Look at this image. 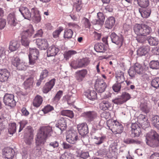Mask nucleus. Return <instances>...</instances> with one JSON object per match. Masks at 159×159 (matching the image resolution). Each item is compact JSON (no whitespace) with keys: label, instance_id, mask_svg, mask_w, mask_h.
Masks as SVG:
<instances>
[{"label":"nucleus","instance_id":"30","mask_svg":"<svg viewBox=\"0 0 159 159\" xmlns=\"http://www.w3.org/2000/svg\"><path fill=\"white\" fill-rule=\"evenodd\" d=\"M20 44L16 40H13L11 41L9 43V48L11 52L16 50L19 47Z\"/></svg>","mask_w":159,"mask_h":159},{"label":"nucleus","instance_id":"4","mask_svg":"<svg viewBox=\"0 0 159 159\" xmlns=\"http://www.w3.org/2000/svg\"><path fill=\"white\" fill-rule=\"evenodd\" d=\"M107 124L109 129L115 134H120L123 131L122 125L116 120H109Z\"/></svg>","mask_w":159,"mask_h":159},{"label":"nucleus","instance_id":"7","mask_svg":"<svg viewBox=\"0 0 159 159\" xmlns=\"http://www.w3.org/2000/svg\"><path fill=\"white\" fill-rule=\"evenodd\" d=\"M14 96L12 94H6L3 97V102L6 105L11 107H14L16 104V102L14 98Z\"/></svg>","mask_w":159,"mask_h":159},{"label":"nucleus","instance_id":"26","mask_svg":"<svg viewBox=\"0 0 159 159\" xmlns=\"http://www.w3.org/2000/svg\"><path fill=\"white\" fill-rule=\"evenodd\" d=\"M56 127L62 131L65 130L66 127V120L63 118H60L58 121L57 124L56 125Z\"/></svg>","mask_w":159,"mask_h":159},{"label":"nucleus","instance_id":"41","mask_svg":"<svg viewBox=\"0 0 159 159\" xmlns=\"http://www.w3.org/2000/svg\"><path fill=\"white\" fill-rule=\"evenodd\" d=\"M16 123H13L10 124L8 129V132L10 134H13L16 132Z\"/></svg>","mask_w":159,"mask_h":159},{"label":"nucleus","instance_id":"48","mask_svg":"<svg viewBox=\"0 0 159 159\" xmlns=\"http://www.w3.org/2000/svg\"><path fill=\"white\" fill-rule=\"evenodd\" d=\"M33 79L32 78H29L27 79L24 83L25 88L27 89L31 86L33 84Z\"/></svg>","mask_w":159,"mask_h":159},{"label":"nucleus","instance_id":"40","mask_svg":"<svg viewBox=\"0 0 159 159\" xmlns=\"http://www.w3.org/2000/svg\"><path fill=\"white\" fill-rule=\"evenodd\" d=\"M150 68L152 69L157 70L159 69V61L157 60H152L149 63Z\"/></svg>","mask_w":159,"mask_h":159},{"label":"nucleus","instance_id":"36","mask_svg":"<svg viewBox=\"0 0 159 159\" xmlns=\"http://www.w3.org/2000/svg\"><path fill=\"white\" fill-rule=\"evenodd\" d=\"M61 114L62 115L66 116L72 118L74 116L73 111L69 110H63L61 112Z\"/></svg>","mask_w":159,"mask_h":159},{"label":"nucleus","instance_id":"10","mask_svg":"<svg viewBox=\"0 0 159 159\" xmlns=\"http://www.w3.org/2000/svg\"><path fill=\"white\" fill-rule=\"evenodd\" d=\"M107 85L106 83L102 80H97L95 84V88L96 91L102 93L105 90Z\"/></svg>","mask_w":159,"mask_h":159},{"label":"nucleus","instance_id":"20","mask_svg":"<svg viewBox=\"0 0 159 159\" xmlns=\"http://www.w3.org/2000/svg\"><path fill=\"white\" fill-rule=\"evenodd\" d=\"M138 120L139 123L140 124L143 128H145L148 127L149 126L150 124L148 120L145 117L144 115L140 114Z\"/></svg>","mask_w":159,"mask_h":159},{"label":"nucleus","instance_id":"11","mask_svg":"<svg viewBox=\"0 0 159 159\" xmlns=\"http://www.w3.org/2000/svg\"><path fill=\"white\" fill-rule=\"evenodd\" d=\"M88 74V70L86 69L78 70L75 73V77L79 82L82 81Z\"/></svg>","mask_w":159,"mask_h":159},{"label":"nucleus","instance_id":"43","mask_svg":"<svg viewBox=\"0 0 159 159\" xmlns=\"http://www.w3.org/2000/svg\"><path fill=\"white\" fill-rule=\"evenodd\" d=\"M49 74V72L48 70L46 69L43 70L40 73L39 80L42 81L45 79L48 76Z\"/></svg>","mask_w":159,"mask_h":159},{"label":"nucleus","instance_id":"58","mask_svg":"<svg viewBox=\"0 0 159 159\" xmlns=\"http://www.w3.org/2000/svg\"><path fill=\"white\" fill-rule=\"evenodd\" d=\"M146 36L143 35L137 36L136 37V39L139 43H144L147 39Z\"/></svg>","mask_w":159,"mask_h":159},{"label":"nucleus","instance_id":"2","mask_svg":"<svg viewBox=\"0 0 159 159\" xmlns=\"http://www.w3.org/2000/svg\"><path fill=\"white\" fill-rule=\"evenodd\" d=\"M145 141L146 144L150 147L159 146V135L155 130H151L147 133Z\"/></svg>","mask_w":159,"mask_h":159},{"label":"nucleus","instance_id":"53","mask_svg":"<svg viewBox=\"0 0 159 159\" xmlns=\"http://www.w3.org/2000/svg\"><path fill=\"white\" fill-rule=\"evenodd\" d=\"M53 107L49 105H48L45 106L42 109V111H43L44 114H46L48 112L54 110Z\"/></svg>","mask_w":159,"mask_h":159},{"label":"nucleus","instance_id":"63","mask_svg":"<svg viewBox=\"0 0 159 159\" xmlns=\"http://www.w3.org/2000/svg\"><path fill=\"white\" fill-rule=\"evenodd\" d=\"M112 102L114 103L117 105L121 104L124 103V102L123 99L121 98V97L120 98H116L114 99L113 100Z\"/></svg>","mask_w":159,"mask_h":159},{"label":"nucleus","instance_id":"57","mask_svg":"<svg viewBox=\"0 0 159 159\" xmlns=\"http://www.w3.org/2000/svg\"><path fill=\"white\" fill-rule=\"evenodd\" d=\"M121 97L123 99L124 102L129 100L130 98V94L126 92L123 93L121 96Z\"/></svg>","mask_w":159,"mask_h":159},{"label":"nucleus","instance_id":"37","mask_svg":"<svg viewBox=\"0 0 159 159\" xmlns=\"http://www.w3.org/2000/svg\"><path fill=\"white\" fill-rule=\"evenodd\" d=\"M136 73L138 74H141L142 73L143 71V68L142 66L138 63H136L133 66Z\"/></svg>","mask_w":159,"mask_h":159},{"label":"nucleus","instance_id":"17","mask_svg":"<svg viewBox=\"0 0 159 159\" xmlns=\"http://www.w3.org/2000/svg\"><path fill=\"white\" fill-rule=\"evenodd\" d=\"M9 76V72L7 69H0V81L4 82L7 81Z\"/></svg>","mask_w":159,"mask_h":159},{"label":"nucleus","instance_id":"22","mask_svg":"<svg viewBox=\"0 0 159 159\" xmlns=\"http://www.w3.org/2000/svg\"><path fill=\"white\" fill-rule=\"evenodd\" d=\"M59 146V142L56 140H51L47 145L48 150L51 152L54 151Z\"/></svg>","mask_w":159,"mask_h":159},{"label":"nucleus","instance_id":"54","mask_svg":"<svg viewBox=\"0 0 159 159\" xmlns=\"http://www.w3.org/2000/svg\"><path fill=\"white\" fill-rule=\"evenodd\" d=\"M105 138V137L104 136L99 137H95L94 138L95 143L96 144L99 145L103 142Z\"/></svg>","mask_w":159,"mask_h":159},{"label":"nucleus","instance_id":"59","mask_svg":"<svg viewBox=\"0 0 159 159\" xmlns=\"http://www.w3.org/2000/svg\"><path fill=\"white\" fill-rule=\"evenodd\" d=\"M108 152V150L105 148L101 149L98 151V153L99 155L102 156L107 155Z\"/></svg>","mask_w":159,"mask_h":159},{"label":"nucleus","instance_id":"8","mask_svg":"<svg viewBox=\"0 0 159 159\" xmlns=\"http://www.w3.org/2000/svg\"><path fill=\"white\" fill-rule=\"evenodd\" d=\"M66 139L67 141L71 144H74L78 139L77 132L74 130L70 131L67 133Z\"/></svg>","mask_w":159,"mask_h":159},{"label":"nucleus","instance_id":"5","mask_svg":"<svg viewBox=\"0 0 159 159\" xmlns=\"http://www.w3.org/2000/svg\"><path fill=\"white\" fill-rule=\"evenodd\" d=\"M34 31L31 25H29V29L23 31L21 33V43L22 45L28 47L30 42L29 38L30 37Z\"/></svg>","mask_w":159,"mask_h":159},{"label":"nucleus","instance_id":"44","mask_svg":"<svg viewBox=\"0 0 159 159\" xmlns=\"http://www.w3.org/2000/svg\"><path fill=\"white\" fill-rule=\"evenodd\" d=\"M138 3L141 7L146 8L149 5V2L148 0H138Z\"/></svg>","mask_w":159,"mask_h":159},{"label":"nucleus","instance_id":"19","mask_svg":"<svg viewBox=\"0 0 159 159\" xmlns=\"http://www.w3.org/2000/svg\"><path fill=\"white\" fill-rule=\"evenodd\" d=\"M55 79H52L45 84L43 89V93H47L53 88L55 84Z\"/></svg>","mask_w":159,"mask_h":159},{"label":"nucleus","instance_id":"21","mask_svg":"<svg viewBox=\"0 0 159 159\" xmlns=\"http://www.w3.org/2000/svg\"><path fill=\"white\" fill-rule=\"evenodd\" d=\"M31 13L33 15V20L36 23L39 22L41 20L40 16L38 9L33 7L31 9Z\"/></svg>","mask_w":159,"mask_h":159},{"label":"nucleus","instance_id":"38","mask_svg":"<svg viewBox=\"0 0 159 159\" xmlns=\"http://www.w3.org/2000/svg\"><path fill=\"white\" fill-rule=\"evenodd\" d=\"M73 32L70 29H66L64 32V37L65 39H70L72 37Z\"/></svg>","mask_w":159,"mask_h":159},{"label":"nucleus","instance_id":"60","mask_svg":"<svg viewBox=\"0 0 159 159\" xmlns=\"http://www.w3.org/2000/svg\"><path fill=\"white\" fill-rule=\"evenodd\" d=\"M128 73L129 76L131 77H133L134 76L136 72L133 66L131 67L129 69Z\"/></svg>","mask_w":159,"mask_h":159},{"label":"nucleus","instance_id":"6","mask_svg":"<svg viewBox=\"0 0 159 159\" xmlns=\"http://www.w3.org/2000/svg\"><path fill=\"white\" fill-rule=\"evenodd\" d=\"M12 64L19 70H24L26 68V64L17 57H14L11 60Z\"/></svg>","mask_w":159,"mask_h":159},{"label":"nucleus","instance_id":"12","mask_svg":"<svg viewBox=\"0 0 159 159\" xmlns=\"http://www.w3.org/2000/svg\"><path fill=\"white\" fill-rule=\"evenodd\" d=\"M110 37L113 43L120 46L122 45L123 39L121 36H119L113 32L111 33Z\"/></svg>","mask_w":159,"mask_h":159},{"label":"nucleus","instance_id":"33","mask_svg":"<svg viewBox=\"0 0 159 159\" xmlns=\"http://www.w3.org/2000/svg\"><path fill=\"white\" fill-rule=\"evenodd\" d=\"M94 49L97 52H103L106 50L104 45L101 43L96 44L94 46Z\"/></svg>","mask_w":159,"mask_h":159},{"label":"nucleus","instance_id":"32","mask_svg":"<svg viewBox=\"0 0 159 159\" xmlns=\"http://www.w3.org/2000/svg\"><path fill=\"white\" fill-rule=\"evenodd\" d=\"M151 122L152 125L156 128L159 130V116L156 115L153 116L151 118Z\"/></svg>","mask_w":159,"mask_h":159},{"label":"nucleus","instance_id":"1","mask_svg":"<svg viewBox=\"0 0 159 159\" xmlns=\"http://www.w3.org/2000/svg\"><path fill=\"white\" fill-rule=\"evenodd\" d=\"M52 133V127L49 126L41 127L37 134L36 143L37 145L43 144L48 137Z\"/></svg>","mask_w":159,"mask_h":159},{"label":"nucleus","instance_id":"51","mask_svg":"<svg viewBox=\"0 0 159 159\" xmlns=\"http://www.w3.org/2000/svg\"><path fill=\"white\" fill-rule=\"evenodd\" d=\"M82 22L85 28H89L91 24L89 20L87 18L84 17L82 20Z\"/></svg>","mask_w":159,"mask_h":159},{"label":"nucleus","instance_id":"46","mask_svg":"<svg viewBox=\"0 0 159 159\" xmlns=\"http://www.w3.org/2000/svg\"><path fill=\"white\" fill-rule=\"evenodd\" d=\"M139 10L141 16L143 18H148L150 15L151 11L149 10H143L141 11V10L139 9Z\"/></svg>","mask_w":159,"mask_h":159},{"label":"nucleus","instance_id":"16","mask_svg":"<svg viewBox=\"0 0 159 159\" xmlns=\"http://www.w3.org/2000/svg\"><path fill=\"white\" fill-rule=\"evenodd\" d=\"M35 43L38 47L41 50L46 49L48 46L47 40L44 39H37L35 40Z\"/></svg>","mask_w":159,"mask_h":159},{"label":"nucleus","instance_id":"25","mask_svg":"<svg viewBox=\"0 0 159 159\" xmlns=\"http://www.w3.org/2000/svg\"><path fill=\"white\" fill-rule=\"evenodd\" d=\"M115 22V18L113 16L110 17L106 20L104 26L106 28L111 29L114 26Z\"/></svg>","mask_w":159,"mask_h":159},{"label":"nucleus","instance_id":"35","mask_svg":"<svg viewBox=\"0 0 159 159\" xmlns=\"http://www.w3.org/2000/svg\"><path fill=\"white\" fill-rule=\"evenodd\" d=\"M97 16L98 19H96V22L95 24L101 25H102L104 23L105 19L103 14L102 12H99L97 13Z\"/></svg>","mask_w":159,"mask_h":159},{"label":"nucleus","instance_id":"39","mask_svg":"<svg viewBox=\"0 0 159 159\" xmlns=\"http://www.w3.org/2000/svg\"><path fill=\"white\" fill-rule=\"evenodd\" d=\"M39 54V51L36 48H30V54L29 56L38 58Z\"/></svg>","mask_w":159,"mask_h":159},{"label":"nucleus","instance_id":"28","mask_svg":"<svg viewBox=\"0 0 159 159\" xmlns=\"http://www.w3.org/2000/svg\"><path fill=\"white\" fill-rule=\"evenodd\" d=\"M100 109L103 111L109 110L111 107V104L108 100H103L100 104Z\"/></svg>","mask_w":159,"mask_h":159},{"label":"nucleus","instance_id":"14","mask_svg":"<svg viewBox=\"0 0 159 159\" xmlns=\"http://www.w3.org/2000/svg\"><path fill=\"white\" fill-rule=\"evenodd\" d=\"M19 11L25 19L30 20L31 13L26 7H20L19 8Z\"/></svg>","mask_w":159,"mask_h":159},{"label":"nucleus","instance_id":"56","mask_svg":"<svg viewBox=\"0 0 159 159\" xmlns=\"http://www.w3.org/2000/svg\"><path fill=\"white\" fill-rule=\"evenodd\" d=\"M29 64L31 66H33L36 64L38 58L29 56Z\"/></svg>","mask_w":159,"mask_h":159},{"label":"nucleus","instance_id":"29","mask_svg":"<svg viewBox=\"0 0 159 159\" xmlns=\"http://www.w3.org/2000/svg\"><path fill=\"white\" fill-rule=\"evenodd\" d=\"M7 20L8 23L12 26H15L17 23L14 13L9 14L8 16Z\"/></svg>","mask_w":159,"mask_h":159},{"label":"nucleus","instance_id":"13","mask_svg":"<svg viewBox=\"0 0 159 159\" xmlns=\"http://www.w3.org/2000/svg\"><path fill=\"white\" fill-rule=\"evenodd\" d=\"M3 155L5 158L7 159H16L14 157L15 152L13 149L7 147L3 151Z\"/></svg>","mask_w":159,"mask_h":159},{"label":"nucleus","instance_id":"27","mask_svg":"<svg viewBox=\"0 0 159 159\" xmlns=\"http://www.w3.org/2000/svg\"><path fill=\"white\" fill-rule=\"evenodd\" d=\"M84 95L89 99L93 100L97 98V93L93 90H88L84 93Z\"/></svg>","mask_w":159,"mask_h":159},{"label":"nucleus","instance_id":"50","mask_svg":"<svg viewBox=\"0 0 159 159\" xmlns=\"http://www.w3.org/2000/svg\"><path fill=\"white\" fill-rule=\"evenodd\" d=\"M77 52L74 50H69L68 52H66L64 54V58L67 60L70 58L71 56L76 53Z\"/></svg>","mask_w":159,"mask_h":159},{"label":"nucleus","instance_id":"34","mask_svg":"<svg viewBox=\"0 0 159 159\" xmlns=\"http://www.w3.org/2000/svg\"><path fill=\"white\" fill-rule=\"evenodd\" d=\"M43 101L42 98L40 95H37L35 98L33 102V105L38 107L42 104Z\"/></svg>","mask_w":159,"mask_h":159},{"label":"nucleus","instance_id":"47","mask_svg":"<svg viewBox=\"0 0 159 159\" xmlns=\"http://www.w3.org/2000/svg\"><path fill=\"white\" fill-rule=\"evenodd\" d=\"M151 85L156 89L159 88V77H156L153 79L151 82Z\"/></svg>","mask_w":159,"mask_h":159},{"label":"nucleus","instance_id":"23","mask_svg":"<svg viewBox=\"0 0 159 159\" xmlns=\"http://www.w3.org/2000/svg\"><path fill=\"white\" fill-rule=\"evenodd\" d=\"M33 135L32 130H29L24 135V141L25 143L28 145L31 144L33 141Z\"/></svg>","mask_w":159,"mask_h":159},{"label":"nucleus","instance_id":"64","mask_svg":"<svg viewBox=\"0 0 159 159\" xmlns=\"http://www.w3.org/2000/svg\"><path fill=\"white\" fill-rule=\"evenodd\" d=\"M27 120H23L19 122V129L18 132H20L24 127L25 125L27 123Z\"/></svg>","mask_w":159,"mask_h":159},{"label":"nucleus","instance_id":"3","mask_svg":"<svg viewBox=\"0 0 159 159\" xmlns=\"http://www.w3.org/2000/svg\"><path fill=\"white\" fill-rule=\"evenodd\" d=\"M133 29L137 36H146L152 32L151 28L145 24H136L134 25Z\"/></svg>","mask_w":159,"mask_h":159},{"label":"nucleus","instance_id":"18","mask_svg":"<svg viewBox=\"0 0 159 159\" xmlns=\"http://www.w3.org/2000/svg\"><path fill=\"white\" fill-rule=\"evenodd\" d=\"M59 51V49L55 45H52L49 47L47 51L48 57L55 56Z\"/></svg>","mask_w":159,"mask_h":159},{"label":"nucleus","instance_id":"42","mask_svg":"<svg viewBox=\"0 0 159 159\" xmlns=\"http://www.w3.org/2000/svg\"><path fill=\"white\" fill-rule=\"evenodd\" d=\"M149 44L151 46H156L158 43V40L156 37H150L148 39Z\"/></svg>","mask_w":159,"mask_h":159},{"label":"nucleus","instance_id":"9","mask_svg":"<svg viewBox=\"0 0 159 159\" xmlns=\"http://www.w3.org/2000/svg\"><path fill=\"white\" fill-rule=\"evenodd\" d=\"M81 116L85 118L89 122H91L97 118V114L94 111H88L82 113Z\"/></svg>","mask_w":159,"mask_h":159},{"label":"nucleus","instance_id":"61","mask_svg":"<svg viewBox=\"0 0 159 159\" xmlns=\"http://www.w3.org/2000/svg\"><path fill=\"white\" fill-rule=\"evenodd\" d=\"M121 87V85L119 83L115 84L112 87L113 89L116 92H118L120 91Z\"/></svg>","mask_w":159,"mask_h":159},{"label":"nucleus","instance_id":"62","mask_svg":"<svg viewBox=\"0 0 159 159\" xmlns=\"http://www.w3.org/2000/svg\"><path fill=\"white\" fill-rule=\"evenodd\" d=\"M124 142L127 144H131L136 143V141L131 138H127L124 139Z\"/></svg>","mask_w":159,"mask_h":159},{"label":"nucleus","instance_id":"52","mask_svg":"<svg viewBox=\"0 0 159 159\" xmlns=\"http://www.w3.org/2000/svg\"><path fill=\"white\" fill-rule=\"evenodd\" d=\"M63 29L62 27H60L58 29L55 30L52 33V36L54 38H57L59 37V35Z\"/></svg>","mask_w":159,"mask_h":159},{"label":"nucleus","instance_id":"31","mask_svg":"<svg viewBox=\"0 0 159 159\" xmlns=\"http://www.w3.org/2000/svg\"><path fill=\"white\" fill-rule=\"evenodd\" d=\"M116 82L118 83L121 84L123 83L125 80V77L124 75V73L120 70L118 71L116 73Z\"/></svg>","mask_w":159,"mask_h":159},{"label":"nucleus","instance_id":"24","mask_svg":"<svg viewBox=\"0 0 159 159\" xmlns=\"http://www.w3.org/2000/svg\"><path fill=\"white\" fill-rule=\"evenodd\" d=\"M150 47L148 45L143 46L139 48L137 51V54L139 56L145 55L150 51Z\"/></svg>","mask_w":159,"mask_h":159},{"label":"nucleus","instance_id":"55","mask_svg":"<svg viewBox=\"0 0 159 159\" xmlns=\"http://www.w3.org/2000/svg\"><path fill=\"white\" fill-rule=\"evenodd\" d=\"M131 132L133 136L134 137H139L141 133V128L139 127L136 129L133 130Z\"/></svg>","mask_w":159,"mask_h":159},{"label":"nucleus","instance_id":"15","mask_svg":"<svg viewBox=\"0 0 159 159\" xmlns=\"http://www.w3.org/2000/svg\"><path fill=\"white\" fill-rule=\"evenodd\" d=\"M77 128L79 134L81 136L86 135L89 132L88 126L86 123L78 124Z\"/></svg>","mask_w":159,"mask_h":159},{"label":"nucleus","instance_id":"45","mask_svg":"<svg viewBox=\"0 0 159 159\" xmlns=\"http://www.w3.org/2000/svg\"><path fill=\"white\" fill-rule=\"evenodd\" d=\"M78 63L79 65V66L80 68L87 66L89 62L87 59L84 58L80 59L78 61Z\"/></svg>","mask_w":159,"mask_h":159},{"label":"nucleus","instance_id":"49","mask_svg":"<svg viewBox=\"0 0 159 159\" xmlns=\"http://www.w3.org/2000/svg\"><path fill=\"white\" fill-rule=\"evenodd\" d=\"M141 110L143 112L147 113L149 111V109L148 107L147 103L141 102L140 106Z\"/></svg>","mask_w":159,"mask_h":159}]
</instances>
